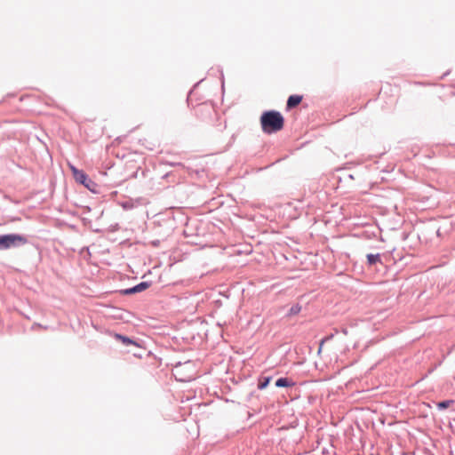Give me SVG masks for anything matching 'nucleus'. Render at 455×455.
Segmentation results:
<instances>
[{
    "mask_svg": "<svg viewBox=\"0 0 455 455\" xmlns=\"http://www.w3.org/2000/svg\"><path fill=\"white\" fill-rule=\"evenodd\" d=\"M293 312L298 313L299 309H293Z\"/></svg>",
    "mask_w": 455,
    "mask_h": 455,
    "instance_id": "15",
    "label": "nucleus"
},
{
    "mask_svg": "<svg viewBox=\"0 0 455 455\" xmlns=\"http://www.w3.org/2000/svg\"><path fill=\"white\" fill-rule=\"evenodd\" d=\"M0 250H4V235H0Z\"/></svg>",
    "mask_w": 455,
    "mask_h": 455,
    "instance_id": "11",
    "label": "nucleus"
},
{
    "mask_svg": "<svg viewBox=\"0 0 455 455\" xmlns=\"http://www.w3.org/2000/svg\"><path fill=\"white\" fill-rule=\"evenodd\" d=\"M293 312L298 313L299 309H293Z\"/></svg>",
    "mask_w": 455,
    "mask_h": 455,
    "instance_id": "13",
    "label": "nucleus"
},
{
    "mask_svg": "<svg viewBox=\"0 0 455 455\" xmlns=\"http://www.w3.org/2000/svg\"><path fill=\"white\" fill-rule=\"evenodd\" d=\"M69 168L72 172V174L74 176V179L85 186L86 188H90V183H92L91 180H89L88 176L84 173V171L78 170L73 165H69Z\"/></svg>",
    "mask_w": 455,
    "mask_h": 455,
    "instance_id": "3",
    "label": "nucleus"
},
{
    "mask_svg": "<svg viewBox=\"0 0 455 455\" xmlns=\"http://www.w3.org/2000/svg\"><path fill=\"white\" fill-rule=\"evenodd\" d=\"M270 380H271V377L260 378L259 380L258 387L259 389H264L269 384Z\"/></svg>",
    "mask_w": 455,
    "mask_h": 455,
    "instance_id": "9",
    "label": "nucleus"
},
{
    "mask_svg": "<svg viewBox=\"0 0 455 455\" xmlns=\"http://www.w3.org/2000/svg\"><path fill=\"white\" fill-rule=\"evenodd\" d=\"M148 286L149 285H148V283L143 282V283H140L138 285H136V286H134V287H132L131 289L126 290L125 293L131 294V293H135V292H140V291L148 289Z\"/></svg>",
    "mask_w": 455,
    "mask_h": 455,
    "instance_id": "7",
    "label": "nucleus"
},
{
    "mask_svg": "<svg viewBox=\"0 0 455 455\" xmlns=\"http://www.w3.org/2000/svg\"><path fill=\"white\" fill-rule=\"evenodd\" d=\"M294 385L295 382H293L291 379L288 378H281L275 381V386L277 387H293Z\"/></svg>",
    "mask_w": 455,
    "mask_h": 455,
    "instance_id": "6",
    "label": "nucleus"
},
{
    "mask_svg": "<svg viewBox=\"0 0 455 455\" xmlns=\"http://www.w3.org/2000/svg\"><path fill=\"white\" fill-rule=\"evenodd\" d=\"M302 100V96L300 95H291L288 98L287 100V108L291 109L298 106Z\"/></svg>",
    "mask_w": 455,
    "mask_h": 455,
    "instance_id": "4",
    "label": "nucleus"
},
{
    "mask_svg": "<svg viewBox=\"0 0 455 455\" xmlns=\"http://www.w3.org/2000/svg\"><path fill=\"white\" fill-rule=\"evenodd\" d=\"M196 436H198V435H199V428H196Z\"/></svg>",
    "mask_w": 455,
    "mask_h": 455,
    "instance_id": "12",
    "label": "nucleus"
},
{
    "mask_svg": "<svg viewBox=\"0 0 455 455\" xmlns=\"http://www.w3.org/2000/svg\"><path fill=\"white\" fill-rule=\"evenodd\" d=\"M367 261L370 265H373L377 262L380 261V255L379 254H368L367 255Z\"/></svg>",
    "mask_w": 455,
    "mask_h": 455,
    "instance_id": "8",
    "label": "nucleus"
},
{
    "mask_svg": "<svg viewBox=\"0 0 455 455\" xmlns=\"http://www.w3.org/2000/svg\"><path fill=\"white\" fill-rule=\"evenodd\" d=\"M453 403H454L453 400L443 401V402H440L437 403V408L440 410H444V409H447L450 406H451Z\"/></svg>",
    "mask_w": 455,
    "mask_h": 455,
    "instance_id": "10",
    "label": "nucleus"
},
{
    "mask_svg": "<svg viewBox=\"0 0 455 455\" xmlns=\"http://www.w3.org/2000/svg\"><path fill=\"white\" fill-rule=\"evenodd\" d=\"M293 312L298 313L299 309H293Z\"/></svg>",
    "mask_w": 455,
    "mask_h": 455,
    "instance_id": "14",
    "label": "nucleus"
},
{
    "mask_svg": "<svg viewBox=\"0 0 455 455\" xmlns=\"http://www.w3.org/2000/svg\"><path fill=\"white\" fill-rule=\"evenodd\" d=\"M27 243L28 240L24 235L19 234L4 235V250L19 247L26 244Z\"/></svg>",
    "mask_w": 455,
    "mask_h": 455,
    "instance_id": "2",
    "label": "nucleus"
},
{
    "mask_svg": "<svg viewBox=\"0 0 455 455\" xmlns=\"http://www.w3.org/2000/svg\"><path fill=\"white\" fill-rule=\"evenodd\" d=\"M260 125L265 133L277 132L283 128L284 118L278 111H266L260 116Z\"/></svg>",
    "mask_w": 455,
    "mask_h": 455,
    "instance_id": "1",
    "label": "nucleus"
},
{
    "mask_svg": "<svg viewBox=\"0 0 455 455\" xmlns=\"http://www.w3.org/2000/svg\"><path fill=\"white\" fill-rule=\"evenodd\" d=\"M114 337L116 339L121 341L125 346L134 345V346L139 347V344L136 341L131 339L130 338H128L126 336L116 333L114 335Z\"/></svg>",
    "mask_w": 455,
    "mask_h": 455,
    "instance_id": "5",
    "label": "nucleus"
}]
</instances>
